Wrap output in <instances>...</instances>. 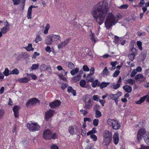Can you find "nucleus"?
Returning <instances> with one entry per match:
<instances>
[{
  "instance_id": "obj_1",
  "label": "nucleus",
  "mask_w": 149,
  "mask_h": 149,
  "mask_svg": "<svg viewBox=\"0 0 149 149\" xmlns=\"http://www.w3.org/2000/svg\"><path fill=\"white\" fill-rule=\"evenodd\" d=\"M110 7L107 0L102 1L97 4L91 11L92 16L99 25L103 22Z\"/></svg>"
},
{
  "instance_id": "obj_2",
  "label": "nucleus",
  "mask_w": 149,
  "mask_h": 149,
  "mask_svg": "<svg viewBox=\"0 0 149 149\" xmlns=\"http://www.w3.org/2000/svg\"><path fill=\"white\" fill-rule=\"evenodd\" d=\"M122 17V15L119 13L118 14L116 17L111 13H109L105 22V25L107 29H109L113 25L116 23L118 19Z\"/></svg>"
},
{
  "instance_id": "obj_3",
  "label": "nucleus",
  "mask_w": 149,
  "mask_h": 149,
  "mask_svg": "<svg viewBox=\"0 0 149 149\" xmlns=\"http://www.w3.org/2000/svg\"><path fill=\"white\" fill-rule=\"evenodd\" d=\"M143 138L145 142L148 145H149V132H146L144 130L140 129L137 134V139L139 141L142 139Z\"/></svg>"
},
{
  "instance_id": "obj_4",
  "label": "nucleus",
  "mask_w": 149,
  "mask_h": 149,
  "mask_svg": "<svg viewBox=\"0 0 149 149\" xmlns=\"http://www.w3.org/2000/svg\"><path fill=\"white\" fill-rule=\"evenodd\" d=\"M107 123L114 130H118L120 127V124L117 120L114 119H109L107 120Z\"/></svg>"
},
{
  "instance_id": "obj_5",
  "label": "nucleus",
  "mask_w": 149,
  "mask_h": 149,
  "mask_svg": "<svg viewBox=\"0 0 149 149\" xmlns=\"http://www.w3.org/2000/svg\"><path fill=\"white\" fill-rule=\"evenodd\" d=\"M27 127L29 130L32 132L38 130L40 128V126L37 123H28L27 124Z\"/></svg>"
},
{
  "instance_id": "obj_6",
  "label": "nucleus",
  "mask_w": 149,
  "mask_h": 149,
  "mask_svg": "<svg viewBox=\"0 0 149 149\" xmlns=\"http://www.w3.org/2000/svg\"><path fill=\"white\" fill-rule=\"evenodd\" d=\"M68 132L71 135L76 134L79 132V129L75 125H71L68 129Z\"/></svg>"
},
{
  "instance_id": "obj_7",
  "label": "nucleus",
  "mask_w": 149,
  "mask_h": 149,
  "mask_svg": "<svg viewBox=\"0 0 149 149\" xmlns=\"http://www.w3.org/2000/svg\"><path fill=\"white\" fill-rule=\"evenodd\" d=\"M52 132L50 130L47 129L43 132V138L46 140L50 139L52 138L51 135Z\"/></svg>"
},
{
  "instance_id": "obj_8",
  "label": "nucleus",
  "mask_w": 149,
  "mask_h": 149,
  "mask_svg": "<svg viewBox=\"0 0 149 149\" xmlns=\"http://www.w3.org/2000/svg\"><path fill=\"white\" fill-rule=\"evenodd\" d=\"M39 102L38 99L36 98H33L30 99L26 103L27 107L29 105H34L38 103H39Z\"/></svg>"
},
{
  "instance_id": "obj_9",
  "label": "nucleus",
  "mask_w": 149,
  "mask_h": 149,
  "mask_svg": "<svg viewBox=\"0 0 149 149\" xmlns=\"http://www.w3.org/2000/svg\"><path fill=\"white\" fill-rule=\"evenodd\" d=\"M61 104V102L57 100L53 102L49 103V106L52 109H54L57 107H59Z\"/></svg>"
},
{
  "instance_id": "obj_10",
  "label": "nucleus",
  "mask_w": 149,
  "mask_h": 149,
  "mask_svg": "<svg viewBox=\"0 0 149 149\" xmlns=\"http://www.w3.org/2000/svg\"><path fill=\"white\" fill-rule=\"evenodd\" d=\"M71 40V39L70 38H68L64 41L61 42L58 45V49H62L63 47L67 45Z\"/></svg>"
},
{
  "instance_id": "obj_11",
  "label": "nucleus",
  "mask_w": 149,
  "mask_h": 149,
  "mask_svg": "<svg viewBox=\"0 0 149 149\" xmlns=\"http://www.w3.org/2000/svg\"><path fill=\"white\" fill-rule=\"evenodd\" d=\"M54 113L53 110L49 109L45 112V118L46 120L47 121L52 116Z\"/></svg>"
},
{
  "instance_id": "obj_12",
  "label": "nucleus",
  "mask_w": 149,
  "mask_h": 149,
  "mask_svg": "<svg viewBox=\"0 0 149 149\" xmlns=\"http://www.w3.org/2000/svg\"><path fill=\"white\" fill-rule=\"evenodd\" d=\"M6 23L5 26L1 28V31L3 33V34L6 33L10 30V25L8 22L6 21Z\"/></svg>"
},
{
  "instance_id": "obj_13",
  "label": "nucleus",
  "mask_w": 149,
  "mask_h": 149,
  "mask_svg": "<svg viewBox=\"0 0 149 149\" xmlns=\"http://www.w3.org/2000/svg\"><path fill=\"white\" fill-rule=\"evenodd\" d=\"M135 79L138 81L143 82L145 80L146 78L143 75L139 74L135 76Z\"/></svg>"
},
{
  "instance_id": "obj_14",
  "label": "nucleus",
  "mask_w": 149,
  "mask_h": 149,
  "mask_svg": "<svg viewBox=\"0 0 149 149\" xmlns=\"http://www.w3.org/2000/svg\"><path fill=\"white\" fill-rule=\"evenodd\" d=\"M103 138H108L112 139V133L109 132V131L107 130L104 131L103 132Z\"/></svg>"
},
{
  "instance_id": "obj_15",
  "label": "nucleus",
  "mask_w": 149,
  "mask_h": 149,
  "mask_svg": "<svg viewBox=\"0 0 149 149\" xmlns=\"http://www.w3.org/2000/svg\"><path fill=\"white\" fill-rule=\"evenodd\" d=\"M19 109V107L16 105L13 108V110L14 112V116L16 118H18L19 116L18 111Z\"/></svg>"
},
{
  "instance_id": "obj_16",
  "label": "nucleus",
  "mask_w": 149,
  "mask_h": 149,
  "mask_svg": "<svg viewBox=\"0 0 149 149\" xmlns=\"http://www.w3.org/2000/svg\"><path fill=\"white\" fill-rule=\"evenodd\" d=\"M84 101L85 103V105L84 108L86 109H90L92 105V104L91 102V100L89 99L86 102V100H84Z\"/></svg>"
},
{
  "instance_id": "obj_17",
  "label": "nucleus",
  "mask_w": 149,
  "mask_h": 149,
  "mask_svg": "<svg viewBox=\"0 0 149 149\" xmlns=\"http://www.w3.org/2000/svg\"><path fill=\"white\" fill-rule=\"evenodd\" d=\"M45 41L47 45H50L52 44L53 41L51 35L46 37Z\"/></svg>"
},
{
  "instance_id": "obj_18",
  "label": "nucleus",
  "mask_w": 149,
  "mask_h": 149,
  "mask_svg": "<svg viewBox=\"0 0 149 149\" xmlns=\"http://www.w3.org/2000/svg\"><path fill=\"white\" fill-rule=\"evenodd\" d=\"M121 77H120L116 85L113 84L112 88L114 89H116L118 88L120 86L121 84Z\"/></svg>"
},
{
  "instance_id": "obj_19",
  "label": "nucleus",
  "mask_w": 149,
  "mask_h": 149,
  "mask_svg": "<svg viewBox=\"0 0 149 149\" xmlns=\"http://www.w3.org/2000/svg\"><path fill=\"white\" fill-rule=\"evenodd\" d=\"M118 134L117 133H116L113 136V140L114 143L117 144H118L119 141Z\"/></svg>"
},
{
  "instance_id": "obj_20",
  "label": "nucleus",
  "mask_w": 149,
  "mask_h": 149,
  "mask_svg": "<svg viewBox=\"0 0 149 149\" xmlns=\"http://www.w3.org/2000/svg\"><path fill=\"white\" fill-rule=\"evenodd\" d=\"M40 69L41 71H45L47 70L49 71L51 70V68L49 67H47L45 64H42L40 66Z\"/></svg>"
},
{
  "instance_id": "obj_21",
  "label": "nucleus",
  "mask_w": 149,
  "mask_h": 149,
  "mask_svg": "<svg viewBox=\"0 0 149 149\" xmlns=\"http://www.w3.org/2000/svg\"><path fill=\"white\" fill-rule=\"evenodd\" d=\"M53 41L56 42L60 38V36L58 35L51 34V35Z\"/></svg>"
},
{
  "instance_id": "obj_22",
  "label": "nucleus",
  "mask_w": 149,
  "mask_h": 149,
  "mask_svg": "<svg viewBox=\"0 0 149 149\" xmlns=\"http://www.w3.org/2000/svg\"><path fill=\"white\" fill-rule=\"evenodd\" d=\"M123 89L128 93H130L132 91V87L130 86L126 85L123 87Z\"/></svg>"
},
{
  "instance_id": "obj_23",
  "label": "nucleus",
  "mask_w": 149,
  "mask_h": 149,
  "mask_svg": "<svg viewBox=\"0 0 149 149\" xmlns=\"http://www.w3.org/2000/svg\"><path fill=\"white\" fill-rule=\"evenodd\" d=\"M103 141L102 143L104 145H107L109 144L110 142L112 139L108 138H103Z\"/></svg>"
},
{
  "instance_id": "obj_24",
  "label": "nucleus",
  "mask_w": 149,
  "mask_h": 149,
  "mask_svg": "<svg viewBox=\"0 0 149 149\" xmlns=\"http://www.w3.org/2000/svg\"><path fill=\"white\" fill-rule=\"evenodd\" d=\"M122 94L121 92H118L116 94H113L112 100H115L118 99Z\"/></svg>"
},
{
  "instance_id": "obj_25",
  "label": "nucleus",
  "mask_w": 149,
  "mask_h": 149,
  "mask_svg": "<svg viewBox=\"0 0 149 149\" xmlns=\"http://www.w3.org/2000/svg\"><path fill=\"white\" fill-rule=\"evenodd\" d=\"M148 95H146L145 96H144L141 97L140 100L138 101H137L136 102V104H140L141 103H142L145 100L147 97Z\"/></svg>"
},
{
  "instance_id": "obj_26",
  "label": "nucleus",
  "mask_w": 149,
  "mask_h": 149,
  "mask_svg": "<svg viewBox=\"0 0 149 149\" xmlns=\"http://www.w3.org/2000/svg\"><path fill=\"white\" fill-rule=\"evenodd\" d=\"M30 80V79L26 77H24L22 79H18L19 82L21 83H26L28 82Z\"/></svg>"
},
{
  "instance_id": "obj_27",
  "label": "nucleus",
  "mask_w": 149,
  "mask_h": 149,
  "mask_svg": "<svg viewBox=\"0 0 149 149\" xmlns=\"http://www.w3.org/2000/svg\"><path fill=\"white\" fill-rule=\"evenodd\" d=\"M109 84V82H102L101 84H100L99 87L100 89H102L107 87V86Z\"/></svg>"
},
{
  "instance_id": "obj_28",
  "label": "nucleus",
  "mask_w": 149,
  "mask_h": 149,
  "mask_svg": "<svg viewBox=\"0 0 149 149\" xmlns=\"http://www.w3.org/2000/svg\"><path fill=\"white\" fill-rule=\"evenodd\" d=\"M68 91L69 93H72L73 96H75L76 95V91L73 90L71 87H69L68 88Z\"/></svg>"
},
{
  "instance_id": "obj_29",
  "label": "nucleus",
  "mask_w": 149,
  "mask_h": 149,
  "mask_svg": "<svg viewBox=\"0 0 149 149\" xmlns=\"http://www.w3.org/2000/svg\"><path fill=\"white\" fill-rule=\"evenodd\" d=\"M126 83L131 85H133L135 84V81L132 79H127L126 81Z\"/></svg>"
},
{
  "instance_id": "obj_30",
  "label": "nucleus",
  "mask_w": 149,
  "mask_h": 149,
  "mask_svg": "<svg viewBox=\"0 0 149 149\" xmlns=\"http://www.w3.org/2000/svg\"><path fill=\"white\" fill-rule=\"evenodd\" d=\"M79 68H77L75 69H73L72 70H71L70 72V73L72 75H74L79 71Z\"/></svg>"
},
{
  "instance_id": "obj_31",
  "label": "nucleus",
  "mask_w": 149,
  "mask_h": 149,
  "mask_svg": "<svg viewBox=\"0 0 149 149\" xmlns=\"http://www.w3.org/2000/svg\"><path fill=\"white\" fill-rule=\"evenodd\" d=\"M100 83V82L98 81L96 79L92 83L91 85L93 87L95 88L97 86H99Z\"/></svg>"
},
{
  "instance_id": "obj_32",
  "label": "nucleus",
  "mask_w": 149,
  "mask_h": 149,
  "mask_svg": "<svg viewBox=\"0 0 149 149\" xmlns=\"http://www.w3.org/2000/svg\"><path fill=\"white\" fill-rule=\"evenodd\" d=\"M86 84V82L84 80H81L79 82V85L82 88H86V87L85 86Z\"/></svg>"
},
{
  "instance_id": "obj_33",
  "label": "nucleus",
  "mask_w": 149,
  "mask_h": 149,
  "mask_svg": "<svg viewBox=\"0 0 149 149\" xmlns=\"http://www.w3.org/2000/svg\"><path fill=\"white\" fill-rule=\"evenodd\" d=\"M81 78V76L80 75H76L74 76L72 78V79L73 80L75 81V82H76L79 81Z\"/></svg>"
},
{
  "instance_id": "obj_34",
  "label": "nucleus",
  "mask_w": 149,
  "mask_h": 149,
  "mask_svg": "<svg viewBox=\"0 0 149 149\" xmlns=\"http://www.w3.org/2000/svg\"><path fill=\"white\" fill-rule=\"evenodd\" d=\"M94 68L93 67H91L90 69V73L88 74L87 77V78H88L89 77L93 75L94 73Z\"/></svg>"
},
{
  "instance_id": "obj_35",
  "label": "nucleus",
  "mask_w": 149,
  "mask_h": 149,
  "mask_svg": "<svg viewBox=\"0 0 149 149\" xmlns=\"http://www.w3.org/2000/svg\"><path fill=\"white\" fill-rule=\"evenodd\" d=\"M96 133V131L95 130V127H93L91 130L90 131L87 133V136H88L92 134H93Z\"/></svg>"
},
{
  "instance_id": "obj_36",
  "label": "nucleus",
  "mask_w": 149,
  "mask_h": 149,
  "mask_svg": "<svg viewBox=\"0 0 149 149\" xmlns=\"http://www.w3.org/2000/svg\"><path fill=\"white\" fill-rule=\"evenodd\" d=\"M117 6L118 8L121 9H126L128 7V6L127 4L122 5L120 6L118 5Z\"/></svg>"
},
{
  "instance_id": "obj_37",
  "label": "nucleus",
  "mask_w": 149,
  "mask_h": 149,
  "mask_svg": "<svg viewBox=\"0 0 149 149\" xmlns=\"http://www.w3.org/2000/svg\"><path fill=\"white\" fill-rule=\"evenodd\" d=\"M120 39L119 38V37L117 36H115L114 37V42L117 44L120 43Z\"/></svg>"
},
{
  "instance_id": "obj_38",
  "label": "nucleus",
  "mask_w": 149,
  "mask_h": 149,
  "mask_svg": "<svg viewBox=\"0 0 149 149\" xmlns=\"http://www.w3.org/2000/svg\"><path fill=\"white\" fill-rule=\"evenodd\" d=\"M3 73L6 76H7L9 74H11V73H9V70H8V68H6L5 70V71L3 72Z\"/></svg>"
},
{
  "instance_id": "obj_39",
  "label": "nucleus",
  "mask_w": 149,
  "mask_h": 149,
  "mask_svg": "<svg viewBox=\"0 0 149 149\" xmlns=\"http://www.w3.org/2000/svg\"><path fill=\"white\" fill-rule=\"evenodd\" d=\"M102 74L104 75H107L109 74L108 69L106 67H105L103 70Z\"/></svg>"
},
{
  "instance_id": "obj_40",
  "label": "nucleus",
  "mask_w": 149,
  "mask_h": 149,
  "mask_svg": "<svg viewBox=\"0 0 149 149\" xmlns=\"http://www.w3.org/2000/svg\"><path fill=\"white\" fill-rule=\"evenodd\" d=\"M49 27L50 26L49 24H47L46 26L45 27V29L44 31V33L45 34H47L48 33V30Z\"/></svg>"
},
{
  "instance_id": "obj_41",
  "label": "nucleus",
  "mask_w": 149,
  "mask_h": 149,
  "mask_svg": "<svg viewBox=\"0 0 149 149\" xmlns=\"http://www.w3.org/2000/svg\"><path fill=\"white\" fill-rule=\"evenodd\" d=\"M136 49L134 47H133L131 49V50L130 51L129 54H132L134 55H136Z\"/></svg>"
},
{
  "instance_id": "obj_42",
  "label": "nucleus",
  "mask_w": 149,
  "mask_h": 149,
  "mask_svg": "<svg viewBox=\"0 0 149 149\" xmlns=\"http://www.w3.org/2000/svg\"><path fill=\"white\" fill-rule=\"evenodd\" d=\"M95 117L98 118L100 117L102 115L101 113L99 111H95Z\"/></svg>"
},
{
  "instance_id": "obj_43",
  "label": "nucleus",
  "mask_w": 149,
  "mask_h": 149,
  "mask_svg": "<svg viewBox=\"0 0 149 149\" xmlns=\"http://www.w3.org/2000/svg\"><path fill=\"white\" fill-rule=\"evenodd\" d=\"M42 40V38L39 35H38L35 39V41L36 43H38L39 42L41 41Z\"/></svg>"
},
{
  "instance_id": "obj_44",
  "label": "nucleus",
  "mask_w": 149,
  "mask_h": 149,
  "mask_svg": "<svg viewBox=\"0 0 149 149\" xmlns=\"http://www.w3.org/2000/svg\"><path fill=\"white\" fill-rule=\"evenodd\" d=\"M31 13L32 11L30 10V9H28L27 12V17L29 19L31 18Z\"/></svg>"
},
{
  "instance_id": "obj_45",
  "label": "nucleus",
  "mask_w": 149,
  "mask_h": 149,
  "mask_svg": "<svg viewBox=\"0 0 149 149\" xmlns=\"http://www.w3.org/2000/svg\"><path fill=\"white\" fill-rule=\"evenodd\" d=\"M26 50L28 51H30L31 50H33V49L32 47V45L31 44H29L28 46L27 47Z\"/></svg>"
},
{
  "instance_id": "obj_46",
  "label": "nucleus",
  "mask_w": 149,
  "mask_h": 149,
  "mask_svg": "<svg viewBox=\"0 0 149 149\" xmlns=\"http://www.w3.org/2000/svg\"><path fill=\"white\" fill-rule=\"evenodd\" d=\"M19 73V71L17 69H13L12 71L11 74H17Z\"/></svg>"
},
{
  "instance_id": "obj_47",
  "label": "nucleus",
  "mask_w": 149,
  "mask_h": 149,
  "mask_svg": "<svg viewBox=\"0 0 149 149\" xmlns=\"http://www.w3.org/2000/svg\"><path fill=\"white\" fill-rule=\"evenodd\" d=\"M137 73V71L135 69L133 70L131 74L130 75V76L132 77H133L135 76V75Z\"/></svg>"
},
{
  "instance_id": "obj_48",
  "label": "nucleus",
  "mask_w": 149,
  "mask_h": 149,
  "mask_svg": "<svg viewBox=\"0 0 149 149\" xmlns=\"http://www.w3.org/2000/svg\"><path fill=\"white\" fill-rule=\"evenodd\" d=\"M68 66L71 69H73L74 67V65L72 62H70L68 63Z\"/></svg>"
},
{
  "instance_id": "obj_49",
  "label": "nucleus",
  "mask_w": 149,
  "mask_h": 149,
  "mask_svg": "<svg viewBox=\"0 0 149 149\" xmlns=\"http://www.w3.org/2000/svg\"><path fill=\"white\" fill-rule=\"evenodd\" d=\"M38 64H33L32 65L31 68V69L32 70H34L38 69Z\"/></svg>"
},
{
  "instance_id": "obj_50",
  "label": "nucleus",
  "mask_w": 149,
  "mask_h": 149,
  "mask_svg": "<svg viewBox=\"0 0 149 149\" xmlns=\"http://www.w3.org/2000/svg\"><path fill=\"white\" fill-rule=\"evenodd\" d=\"M99 122V120L97 119H95L93 120V124L95 126H97Z\"/></svg>"
},
{
  "instance_id": "obj_51",
  "label": "nucleus",
  "mask_w": 149,
  "mask_h": 149,
  "mask_svg": "<svg viewBox=\"0 0 149 149\" xmlns=\"http://www.w3.org/2000/svg\"><path fill=\"white\" fill-rule=\"evenodd\" d=\"M137 45L140 50L142 49V42L140 41H138L137 42Z\"/></svg>"
},
{
  "instance_id": "obj_52",
  "label": "nucleus",
  "mask_w": 149,
  "mask_h": 149,
  "mask_svg": "<svg viewBox=\"0 0 149 149\" xmlns=\"http://www.w3.org/2000/svg\"><path fill=\"white\" fill-rule=\"evenodd\" d=\"M93 100L98 101L100 100L99 97L97 95H94L93 96Z\"/></svg>"
},
{
  "instance_id": "obj_53",
  "label": "nucleus",
  "mask_w": 149,
  "mask_h": 149,
  "mask_svg": "<svg viewBox=\"0 0 149 149\" xmlns=\"http://www.w3.org/2000/svg\"><path fill=\"white\" fill-rule=\"evenodd\" d=\"M90 137L91 138L93 139L94 141H97V136L93 134L90 135Z\"/></svg>"
},
{
  "instance_id": "obj_54",
  "label": "nucleus",
  "mask_w": 149,
  "mask_h": 149,
  "mask_svg": "<svg viewBox=\"0 0 149 149\" xmlns=\"http://www.w3.org/2000/svg\"><path fill=\"white\" fill-rule=\"evenodd\" d=\"M135 55L129 54L128 57L130 60L133 61Z\"/></svg>"
},
{
  "instance_id": "obj_55",
  "label": "nucleus",
  "mask_w": 149,
  "mask_h": 149,
  "mask_svg": "<svg viewBox=\"0 0 149 149\" xmlns=\"http://www.w3.org/2000/svg\"><path fill=\"white\" fill-rule=\"evenodd\" d=\"M4 113V111L3 109L0 110V118H2Z\"/></svg>"
},
{
  "instance_id": "obj_56",
  "label": "nucleus",
  "mask_w": 149,
  "mask_h": 149,
  "mask_svg": "<svg viewBox=\"0 0 149 149\" xmlns=\"http://www.w3.org/2000/svg\"><path fill=\"white\" fill-rule=\"evenodd\" d=\"M119 73L120 71L119 70H116L114 73L113 76L114 77H117L119 75Z\"/></svg>"
},
{
  "instance_id": "obj_57",
  "label": "nucleus",
  "mask_w": 149,
  "mask_h": 149,
  "mask_svg": "<svg viewBox=\"0 0 149 149\" xmlns=\"http://www.w3.org/2000/svg\"><path fill=\"white\" fill-rule=\"evenodd\" d=\"M50 148L51 149H59L58 147L56 145L54 144L52 145Z\"/></svg>"
},
{
  "instance_id": "obj_58",
  "label": "nucleus",
  "mask_w": 149,
  "mask_h": 149,
  "mask_svg": "<svg viewBox=\"0 0 149 149\" xmlns=\"http://www.w3.org/2000/svg\"><path fill=\"white\" fill-rule=\"evenodd\" d=\"M58 76L60 78V79H61L62 80L65 81H66V79L65 77H64L63 76L62 74H60L58 75Z\"/></svg>"
},
{
  "instance_id": "obj_59",
  "label": "nucleus",
  "mask_w": 149,
  "mask_h": 149,
  "mask_svg": "<svg viewBox=\"0 0 149 149\" xmlns=\"http://www.w3.org/2000/svg\"><path fill=\"white\" fill-rule=\"evenodd\" d=\"M83 69L85 71H88L89 70V68L86 65H84L83 66Z\"/></svg>"
},
{
  "instance_id": "obj_60",
  "label": "nucleus",
  "mask_w": 149,
  "mask_h": 149,
  "mask_svg": "<svg viewBox=\"0 0 149 149\" xmlns=\"http://www.w3.org/2000/svg\"><path fill=\"white\" fill-rule=\"evenodd\" d=\"M100 106L98 104H96L94 107L93 110L95 111H99L98 109L99 108Z\"/></svg>"
},
{
  "instance_id": "obj_61",
  "label": "nucleus",
  "mask_w": 149,
  "mask_h": 149,
  "mask_svg": "<svg viewBox=\"0 0 149 149\" xmlns=\"http://www.w3.org/2000/svg\"><path fill=\"white\" fill-rule=\"evenodd\" d=\"M86 133V129L83 130L81 129V134L82 136H85Z\"/></svg>"
},
{
  "instance_id": "obj_62",
  "label": "nucleus",
  "mask_w": 149,
  "mask_h": 149,
  "mask_svg": "<svg viewBox=\"0 0 149 149\" xmlns=\"http://www.w3.org/2000/svg\"><path fill=\"white\" fill-rule=\"evenodd\" d=\"M20 0H13L14 4L16 5L19 4L20 3Z\"/></svg>"
},
{
  "instance_id": "obj_63",
  "label": "nucleus",
  "mask_w": 149,
  "mask_h": 149,
  "mask_svg": "<svg viewBox=\"0 0 149 149\" xmlns=\"http://www.w3.org/2000/svg\"><path fill=\"white\" fill-rule=\"evenodd\" d=\"M45 50L46 52L50 53L51 52V48L49 46H47Z\"/></svg>"
},
{
  "instance_id": "obj_64",
  "label": "nucleus",
  "mask_w": 149,
  "mask_h": 149,
  "mask_svg": "<svg viewBox=\"0 0 149 149\" xmlns=\"http://www.w3.org/2000/svg\"><path fill=\"white\" fill-rule=\"evenodd\" d=\"M84 122H86V121L90 122L91 121V119L90 118H84Z\"/></svg>"
}]
</instances>
